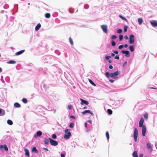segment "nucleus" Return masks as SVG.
<instances>
[{"mask_svg": "<svg viewBox=\"0 0 157 157\" xmlns=\"http://www.w3.org/2000/svg\"><path fill=\"white\" fill-rule=\"evenodd\" d=\"M88 108V107H87V106H85V107H84L83 108V109H87Z\"/></svg>", "mask_w": 157, "mask_h": 157, "instance_id": "obj_60", "label": "nucleus"}, {"mask_svg": "<svg viewBox=\"0 0 157 157\" xmlns=\"http://www.w3.org/2000/svg\"><path fill=\"white\" fill-rule=\"evenodd\" d=\"M143 154H141L139 155V157H143Z\"/></svg>", "mask_w": 157, "mask_h": 157, "instance_id": "obj_53", "label": "nucleus"}, {"mask_svg": "<svg viewBox=\"0 0 157 157\" xmlns=\"http://www.w3.org/2000/svg\"><path fill=\"white\" fill-rule=\"evenodd\" d=\"M22 102L24 103H26L27 102V99L25 98H23L22 100Z\"/></svg>", "mask_w": 157, "mask_h": 157, "instance_id": "obj_32", "label": "nucleus"}, {"mask_svg": "<svg viewBox=\"0 0 157 157\" xmlns=\"http://www.w3.org/2000/svg\"><path fill=\"white\" fill-rule=\"evenodd\" d=\"M111 58V56H105V58L107 60H109Z\"/></svg>", "mask_w": 157, "mask_h": 157, "instance_id": "obj_38", "label": "nucleus"}, {"mask_svg": "<svg viewBox=\"0 0 157 157\" xmlns=\"http://www.w3.org/2000/svg\"><path fill=\"white\" fill-rule=\"evenodd\" d=\"M109 82H111V83H113L114 82V80H112V79H109Z\"/></svg>", "mask_w": 157, "mask_h": 157, "instance_id": "obj_47", "label": "nucleus"}, {"mask_svg": "<svg viewBox=\"0 0 157 157\" xmlns=\"http://www.w3.org/2000/svg\"><path fill=\"white\" fill-rule=\"evenodd\" d=\"M24 151L25 152V155L29 157V150L25 148L24 149Z\"/></svg>", "mask_w": 157, "mask_h": 157, "instance_id": "obj_15", "label": "nucleus"}, {"mask_svg": "<svg viewBox=\"0 0 157 157\" xmlns=\"http://www.w3.org/2000/svg\"><path fill=\"white\" fill-rule=\"evenodd\" d=\"M121 52L123 54H125V56L126 57H128L130 56V52L126 50L125 51L124 50H122Z\"/></svg>", "mask_w": 157, "mask_h": 157, "instance_id": "obj_11", "label": "nucleus"}, {"mask_svg": "<svg viewBox=\"0 0 157 157\" xmlns=\"http://www.w3.org/2000/svg\"><path fill=\"white\" fill-rule=\"evenodd\" d=\"M101 28L103 32L105 33H107V25H103L101 26Z\"/></svg>", "mask_w": 157, "mask_h": 157, "instance_id": "obj_7", "label": "nucleus"}, {"mask_svg": "<svg viewBox=\"0 0 157 157\" xmlns=\"http://www.w3.org/2000/svg\"><path fill=\"white\" fill-rule=\"evenodd\" d=\"M41 27V25L39 23L36 26L35 28V30L36 31H38L40 29V28Z\"/></svg>", "mask_w": 157, "mask_h": 157, "instance_id": "obj_16", "label": "nucleus"}, {"mask_svg": "<svg viewBox=\"0 0 157 157\" xmlns=\"http://www.w3.org/2000/svg\"><path fill=\"white\" fill-rule=\"evenodd\" d=\"M116 42L114 40H112L111 41V44L113 46H115L116 45Z\"/></svg>", "mask_w": 157, "mask_h": 157, "instance_id": "obj_34", "label": "nucleus"}, {"mask_svg": "<svg viewBox=\"0 0 157 157\" xmlns=\"http://www.w3.org/2000/svg\"><path fill=\"white\" fill-rule=\"evenodd\" d=\"M85 126L86 127H87V123L86 122V123H85Z\"/></svg>", "mask_w": 157, "mask_h": 157, "instance_id": "obj_55", "label": "nucleus"}, {"mask_svg": "<svg viewBox=\"0 0 157 157\" xmlns=\"http://www.w3.org/2000/svg\"><path fill=\"white\" fill-rule=\"evenodd\" d=\"M138 131L137 129L135 128L134 129V133L133 134L134 139L135 141L136 142L137 141V138L138 137Z\"/></svg>", "mask_w": 157, "mask_h": 157, "instance_id": "obj_5", "label": "nucleus"}, {"mask_svg": "<svg viewBox=\"0 0 157 157\" xmlns=\"http://www.w3.org/2000/svg\"><path fill=\"white\" fill-rule=\"evenodd\" d=\"M45 17L47 18H49L50 17V14L49 13H46L45 14Z\"/></svg>", "mask_w": 157, "mask_h": 157, "instance_id": "obj_28", "label": "nucleus"}, {"mask_svg": "<svg viewBox=\"0 0 157 157\" xmlns=\"http://www.w3.org/2000/svg\"><path fill=\"white\" fill-rule=\"evenodd\" d=\"M44 141L45 144H49V142H50V140L49 139H48L45 138L44 139Z\"/></svg>", "mask_w": 157, "mask_h": 157, "instance_id": "obj_14", "label": "nucleus"}, {"mask_svg": "<svg viewBox=\"0 0 157 157\" xmlns=\"http://www.w3.org/2000/svg\"><path fill=\"white\" fill-rule=\"evenodd\" d=\"M138 21L139 23V24L140 25L142 22H143V19L142 18H139L138 19Z\"/></svg>", "mask_w": 157, "mask_h": 157, "instance_id": "obj_22", "label": "nucleus"}, {"mask_svg": "<svg viewBox=\"0 0 157 157\" xmlns=\"http://www.w3.org/2000/svg\"><path fill=\"white\" fill-rule=\"evenodd\" d=\"M25 51V50H23L18 52H17L15 53V55L17 56L21 54H22Z\"/></svg>", "mask_w": 157, "mask_h": 157, "instance_id": "obj_19", "label": "nucleus"}, {"mask_svg": "<svg viewBox=\"0 0 157 157\" xmlns=\"http://www.w3.org/2000/svg\"><path fill=\"white\" fill-rule=\"evenodd\" d=\"M108 62L109 63H110L112 62V61L111 60H109Z\"/></svg>", "mask_w": 157, "mask_h": 157, "instance_id": "obj_61", "label": "nucleus"}, {"mask_svg": "<svg viewBox=\"0 0 157 157\" xmlns=\"http://www.w3.org/2000/svg\"><path fill=\"white\" fill-rule=\"evenodd\" d=\"M43 149H44V150H46V151H48V150L47 148H46L44 147V148H43Z\"/></svg>", "mask_w": 157, "mask_h": 157, "instance_id": "obj_58", "label": "nucleus"}, {"mask_svg": "<svg viewBox=\"0 0 157 157\" xmlns=\"http://www.w3.org/2000/svg\"><path fill=\"white\" fill-rule=\"evenodd\" d=\"M135 42V38L133 35H130L129 36V42L130 44H133Z\"/></svg>", "mask_w": 157, "mask_h": 157, "instance_id": "obj_4", "label": "nucleus"}, {"mask_svg": "<svg viewBox=\"0 0 157 157\" xmlns=\"http://www.w3.org/2000/svg\"><path fill=\"white\" fill-rule=\"evenodd\" d=\"M123 20H124L126 22H128V20L125 17H124L123 18Z\"/></svg>", "mask_w": 157, "mask_h": 157, "instance_id": "obj_48", "label": "nucleus"}, {"mask_svg": "<svg viewBox=\"0 0 157 157\" xmlns=\"http://www.w3.org/2000/svg\"><path fill=\"white\" fill-rule=\"evenodd\" d=\"M132 156L134 157H138V154L137 151H134L132 153Z\"/></svg>", "mask_w": 157, "mask_h": 157, "instance_id": "obj_20", "label": "nucleus"}, {"mask_svg": "<svg viewBox=\"0 0 157 157\" xmlns=\"http://www.w3.org/2000/svg\"><path fill=\"white\" fill-rule=\"evenodd\" d=\"M128 27L127 26H125L124 27V32H126L127 30Z\"/></svg>", "mask_w": 157, "mask_h": 157, "instance_id": "obj_35", "label": "nucleus"}, {"mask_svg": "<svg viewBox=\"0 0 157 157\" xmlns=\"http://www.w3.org/2000/svg\"><path fill=\"white\" fill-rule=\"evenodd\" d=\"M119 40L120 41L123 38V36L122 35H120L119 37Z\"/></svg>", "mask_w": 157, "mask_h": 157, "instance_id": "obj_42", "label": "nucleus"}, {"mask_svg": "<svg viewBox=\"0 0 157 157\" xmlns=\"http://www.w3.org/2000/svg\"><path fill=\"white\" fill-rule=\"evenodd\" d=\"M122 32V30L121 29H119L117 30V33H121Z\"/></svg>", "mask_w": 157, "mask_h": 157, "instance_id": "obj_37", "label": "nucleus"}, {"mask_svg": "<svg viewBox=\"0 0 157 157\" xmlns=\"http://www.w3.org/2000/svg\"><path fill=\"white\" fill-rule=\"evenodd\" d=\"M146 146L147 148L150 151H152V147H151V144L149 143H147V144Z\"/></svg>", "mask_w": 157, "mask_h": 157, "instance_id": "obj_13", "label": "nucleus"}, {"mask_svg": "<svg viewBox=\"0 0 157 157\" xmlns=\"http://www.w3.org/2000/svg\"><path fill=\"white\" fill-rule=\"evenodd\" d=\"M109 68L110 69H112L113 68V66L112 65H109Z\"/></svg>", "mask_w": 157, "mask_h": 157, "instance_id": "obj_52", "label": "nucleus"}, {"mask_svg": "<svg viewBox=\"0 0 157 157\" xmlns=\"http://www.w3.org/2000/svg\"><path fill=\"white\" fill-rule=\"evenodd\" d=\"M14 106L15 108H20L21 106V105L17 102L14 103Z\"/></svg>", "mask_w": 157, "mask_h": 157, "instance_id": "obj_18", "label": "nucleus"}, {"mask_svg": "<svg viewBox=\"0 0 157 157\" xmlns=\"http://www.w3.org/2000/svg\"><path fill=\"white\" fill-rule=\"evenodd\" d=\"M120 72L117 71L113 73H111L110 74L108 72H106L105 73V75L108 78L111 77L113 78H117V75L120 74Z\"/></svg>", "mask_w": 157, "mask_h": 157, "instance_id": "obj_2", "label": "nucleus"}, {"mask_svg": "<svg viewBox=\"0 0 157 157\" xmlns=\"http://www.w3.org/2000/svg\"><path fill=\"white\" fill-rule=\"evenodd\" d=\"M124 46L125 48H127L128 47V45L127 44H125L124 45Z\"/></svg>", "mask_w": 157, "mask_h": 157, "instance_id": "obj_59", "label": "nucleus"}, {"mask_svg": "<svg viewBox=\"0 0 157 157\" xmlns=\"http://www.w3.org/2000/svg\"><path fill=\"white\" fill-rule=\"evenodd\" d=\"M117 38V36L116 35H112L110 38L112 40L115 39H116Z\"/></svg>", "mask_w": 157, "mask_h": 157, "instance_id": "obj_30", "label": "nucleus"}, {"mask_svg": "<svg viewBox=\"0 0 157 157\" xmlns=\"http://www.w3.org/2000/svg\"><path fill=\"white\" fill-rule=\"evenodd\" d=\"M52 137L53 139H56V138L57 136L55 134H53L52 135Z\"/></svg>", "mask_w": 157, "mask_h": 157, "instance_id": "obj_40", "label": "nucleus"}, {"mask_svg": "<svg viewBox=\"0 0 157 157\" xmlns=\"http://www.w3.org/2000/svg\"><path fill=\"white\" fill-rule=\"evenodd\" d=\"M5 114V111L1 109H0V116H3Z\"/></svg>", "mask_w": 157, "mask_h": 157, "instance_id": "obj_21", "label": "nucleus"}, {"mask_svg": "<svg viewBox=\"0 0 157 157\" xmlns=\"http://www.w3.org/2000/svg\"><path fill=\"white\" fill-rule=\"evenodd\" d=\"M88 122L90 124H91L92 123V121L91 120H88Z\"/></svg>", "mask_w": 157, "mask_h": 157, "instance_id": "obj_54", "label": "nucleus"}, {"mask_svg": "<svg viewBox=\"0 0 157 157\" xmlns=\"http://www.w3.org/2000/svg\"><path fill=\"white\" fill-rule=\"evenodd\" d=\"M129 48L131 52H132L134 51V48L133 45H131L130 46Z\"/></svg>", "mask_w": 157, "mask_h": 157, "instance_id": "obj_24", "label": "nucleus"}, {"mask_svg": "<svg viewBox=\"0 0 157 157\" xmlns=\"http://www.w3.org/2000/svg\"><path fill=\"white\" fill-rule=\"evenodd\" d=\"M148 116V113H147L144 114V118L146 119H147Z\"/></svg>", "mask_w": 157, "mask_h": 157, "instance_id": "obj_31", "label": "nucleus"}, {"mask_svg": "<svg viewBox=\"0 0 157 157\" xmlns=\"http://www.w3.org/2000/svg\"><path fill=\"white\" fill-rule=\"evenodd\" d=\"M7 122L8 124L10 125H12L13 124L12 121L10 120H7Z\"/></svg>", "mask_w": 157, "mask_h": 157, "instance_id": "obj_26", "label": "nucleus"}, {"mask_svg": "<svg viewBox=\"0 0 157 157\" xmlns=\"http://www.w3.org/2000/svg\"><path fill=\"white\" fill-rule=\"evenodd\" d=\"M124 46L123 45H121L118 46V48L119 49H121L123 48Z\"/></svg>", "mask_w": 157, "mask_h": 157, "instance_id": "obj_41", "label": "nucleus"}, {"mask_svg": "<svg viewBox=\"0 0 157 157\" xmlns=\"http://www.w3.org/2000/svg\"><path fill=\"white\" fill-rule=\"evenodd\" d=\"M36 135H35L34 136L35 137H36V136H37L40 137V136L42 134V133L40 131H38L36 132Z\"/></svg>", "mask_w": 157, "mask_h": 157, "instance_id": "obj_17", "label": "nucleus"}, {"mask_svg": "<svg viewBox=\"0 0 157 157\" xmlns=\"http://www.w3.org/2000/svg\"><path fill=\"white\" fill-rule=\"evenodd\" d=\"M2 71V69L1 67H0V72H1Z\"/></svg>", "mask_w": 157, "mask_h": 157, "instance_id": "obj_62", "label": "nucleus"}, {"mask_svg": "<svg viewBox=\"0 0 157 157\" xmlns=\"http://www.w3.org/2000/svg\"><path fill=\"white\" fill-rule=\"evenodd\" d=\"M69 41H70V42L71 44L72 45H73V41L72 40V39L71 38V37H70L69 38Z\"/></svg>", "mask_w": 157, "mask_h": 157, "instance_id": "obj_33", "label": "nucleus"}, {"mask_svg": "<svg viewBox=\"0 0 157 157\" xmlns=\"http://www.w3.org/2000/svg\"><path fill=\"white\" fill-rule=\"evenodd\" d=\"M155 146L156 148L157 149V147L156 146V144H155Z\"/></svg>", "mask_w": 157, "mask_h": 157, "instance_id": "obj_63", "label": "nucleus"}, {"mask_svg": "<svg viewBox=\"0 0 157 157\" xmlns=\"http://www.w3.org/2000/svg\"><path fill=\"white\" fill-rule=\"evenodd\" d=\"M49 139L50 140V143L51 145L54 146H56L58 145V143L57 141L52 140L50 138H49Z\"/></svg>", "mask_w": 157, "mask_h": 157, "instance_id": "obj_6", "label": "nucleus"}, {"mask_svg": "<svg viewBox=\"0 0 157 157\" xmlns=\"http://www.w3.org/2000/svg\"><path fill=\"white\" fill-rule=\"evenodd\" d=\"M114 58L116 59H119V55H117Z\"/></svg>", "mask_w": 157, "mask_h": 157, "instance_id": "obj_43", "label": "nucleus"}, {"mask_svg": "<svg viewBox=\"0 0 157 157\" xmlns=\"http://www.w3.org/2000/svg\"><path fill=\"white\" fill-rule=\"evenodd\" d=\"M70 117L71 118L75 119V117L71 115L70 116Z\"/></svg>", "mask_w": 157, "mask_h": 157, "instance_id": "obj_50", "label": "nucleus"}, {"mask_svg": "<svg viewBox=\"0 0 157 157\" xmlns=\"http://www.w3.org/2000/svg\"><path fill=\"white\" fill-rule=\"evenodd\" d=\"M106 136L107 138V139L108 140L109 139V134L108 131H107L106 133Z\"/></svg>", "mask_w": 157, "mask_h": 157, "instance_id": "obj_29", "label": "nucleus"}, {"mask_svg": "<svg viewBox=\"0 0 157 157\" xmlns=\"http://www.w3.org/2000/svg\"><path fill=\"white\" fill-rule=\"evenodd\" d=\"M80 100L81 101V105L85 104L86 105H88L89 104V102L88 101L85 100L81 98H80Z\"/></svg>", "mask_w": 157, "mask_h": 157, "instance_id": "obj_9", "label": "nucleus"}, {"mask_svg": "<svg viewBox=\"0 0 157 157\" xmlns=\"http://www.w3.org/2000/svg\"><path fill=\"white\" fill-rule=\"evenodd\" d=\"M107 112L109 114H111L112 113V111L110 109H108L107 110Z\"/></svg>", "mask_w": 157, "mask_h": 157, "instance_id": "obj_36", "label": "nucleus"}, {"mask_svg": "<svg viewBox=\"0 0 157 157\" xmlns=\"http://www.w3.org/2000/svg\"><path fill=\"white\" fill-rule=\"evenodd\" d=\"M124 38L126 40H128L129 39L128 36H125L124 37Z\"/></svg>", "mask_w": 157, "mask_h": 157, "instance_id": "obj_46", "label": "nucleus"}, {"mask_svg": "<svg viewBox=\"0 0 157 157\" xmlns=\"http://www.w3.org/2000/svg\"><path fill=\"white\" fill-rule=\"evenodd\" d=\"M151 88H152V89H155V88H154V87H151Z\"/></svg>", "mask_w": 157, "mask_h": 157, "instance_id": "obj_64", "label": "nucleus"}, {"mask_svg": "<svg viewBox=\"0 0 157 157\" xmlns=\"http://www.w3.org/2000/svg\"><path fill=\"white\" fill-rule=\"evenodd\" d=\"M65 134H64V137L66 139H69L71 136V133L68 129H66L65 131Z\"/></svg>", "mask_w": 157, "mask_h": 157, "instance_id": "obj_3", "label": "nucleus"}, {"mask_svg": "<svg viewBox=\"0 0 157 157\" xmlns=\"http://www.w3.org/2000/svg\"><path fill=\"white\" fill-rule=\"evenodd\" d=\"M113 52H114V53L116 54H117L118 53V52L117 51H114Z\"/></svg>", "mask_w": 157, "mask_h": 157, "instance_id": "obj_49", "label": "nucleus"}, {"mask_svg": "<svg viewBox=\"0 0 157 157\" xmlns=\"http://www.w3.org/2000/svg\"><path fill=\"white\" fill-rule=\"evenodd\" d=\"M74 123H71L70 124L69 126L70 128H72L74 127Z\"/></svg>", "mask_w": 157, "mask_h": 157, "instance_id": "obj_39", "label": "nucleus"}, {"mask_svg": "<svg viewBox=\"0 0 157 157\" xmlns=\"http://www.w3.org/2000/svg\"><path fill=\"white\" fill-rule=\"evenodd\" d=\"M16 63V62L14 60H10L7 62V63L9 64H15Z\"/></svg>", "mask_w": 157, "mask_h": 157, "instance_id": "obj_23", "label": "nucleus"}, {"mask_svg": "<svg viewBox=\"0 0 157 157\" xmlns=\"http://www.w3.org/2000/svg\"><path fill=\"white\" fill-rule=\"evenodd\" d=\"M61 157H65V155L64 154H61Z\"/></svg>", "mask_w": 157, "mask_h": 157, "instance_id": "obj_51", "label": "nucleus"}, {"mask_svg": "<svg viewBox=\"0 0 157 157\" xmlns=\"http://www.w3.org/2000/svg\"><path fill=\"white\" fill-rule=\"evenodd\" d=\"M88 80L89 82L92 84V85L93 86H96V84L94 82H93L92 81V80H91L90 79H88Z\"/></svg>", "mask_w": 157, "mask_h": 157, "instance_id": "obj_25", "label": "nucleus"}, {"mask_svg": "<svg viewBox=\"0 0 157 157\" xmlns=\"http://www.w3.org/2000/svg\"><path fill=\"white\" fill-rule=\"evenodd\" d=\"M115 56V54L114 53H112L111 54V56L112 57L114 56Z\"/></svg>", "mask_w": 157, "mask_h": 157, "instance_id": "obj_57", "label": "nucleus"}, {"mask_svg": "<svg viewBox=\"0 0 157 157\" xmlns=\"http://www.w3.org/2000/svg\"><path fill=\"white\" fill-rule=\"evenodd\" d=\"M4 148L5 150L6 151H7L8 150V148L6 145L4 144V145H0V150H2V148Z\"/></svg>", "mask_w": 157, "mask_h": 157, "instance_id": "obj_12", "label": "nucleus"}, {"mask_svg": "<svg viewBox=\"0 0 157 157\" xmlns=\"http://www.w3.org/2000/svg\"><path fill=\"white\" fill-rule=\"evenodd\" d=\"M144 119L143 117L141 118L139 122V126L142 128V134L143 136H145L146 132V128L145 125H143Z\"/></svg>", "mask_w": 157, "mask_h": 157, "instance_id": "obj_1", "label": "nucleus"}, {"mask_svg": "<svg viewBox=\"0 0 157 157\" xmlns=\"http://www.w3.org/2000/svg\"><path fill=\"white\" fill-rule=\"evenodd\" d=\"M127 63V61L125 62L123 65V67H124L126 65Z\"/></svg>", "mask_w": 157, "mask_h": 157, "instance_id": "obj_45", "label": "nucleus"}, {"mask_svg": "<svg viewBox=\"0 0 157 157\" xmlns=\"http://www.w3.org/2000/svg\"><path fill=\"white\" fill-rule=\"evenodd\" d=\"M151 24L153 27H157V21L152 20L150 22Z\"/></svg>", "mask_w": 157, "mask_h": 157, "instance_id": "obj_8", "label": "nucleus"}, {"mask_svg": "<svg viewBox=\"0 0 157 157\" xmlns=\"http://www.w3.org/2000/svg\"><path fill=\"white\" fill-rule=\"evenodd\" d=\"M86 113H90V114L91 115H93L94 114L90 110H86L84 111H83L82 112V114H85Z\"/></svg>", "mask_w": 157, "mask_h": 157, "instance_id": "obj_10", "label": "nucleus"}, {"mask_svg": "<svg viewBox=\"0 0 157 157\" xmlns=\"http://www.w3.org/2000/svg\"><path fill=\"white\" fill-rule=\"evenodd\" d=\"M119 17L122 19H123V18L124 17H123L121 15H119Z\"/></svg>", "mask_w": 157, "mask_h": 157, "instance_id": "obj_56", "label": "nucleus"}, {"mask_svg": "<svg viewBox=\"0 0 157 157\" xmlns=\"http://www.w3.org/2000/svg\"><path fill=\"white\" fill-rule=\"evenodd\" d=\"M72 105H69L68 106V108L70 109H72Z\"/></svg>", "mask_w": 157, "mask_h": 157, "instance_id": "obj_44", "label": "nucleus"}, {"mask_svg": "<svg viewBox=\"0 0 157 157\" xmlns=\"http://www.w3.org/2000/svg\"><path fill=\"white\" fill-rule=\"evenodd\" d=\"M32 151L35 152L36 153H37L38 152L36 147H34L33 148Z\"/></svg>", "mask_w": 157, "mask_h": 157, "instance_id": "obj_27", "label": "nucleus"}]
</instances>
